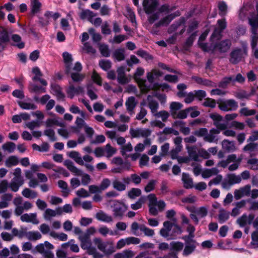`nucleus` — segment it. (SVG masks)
Returning <instances> with one entry per match:
<instances>
[{
	"label": "nucleus",
	"mask_w": 258,
	"mask_h": 258,
	"mask_svg": "<svg viewBox=\"0 0 258 258\" xmlns=\"http://www.w3.org/2000/svg\"><path fill=\"white\" fill-rule=\"evenodd\" d=\"M63 61L65 64V71L67 74H70L74 82L82 81L85 75L80 73L82 70V66L80 62H76L74 67H72L73 58L71 54L64 52L62 54Z\"/></svg>",
	"instance_id": "f257e3e1"
},
{
	"label": "nucleus",
	"mask_w": 258,
	"mask_h": 258,
	"mask_svg": "<svg viewBox=\"0 0 258 258\" xmlns=\"http://www.w3.org/2000/svg\"><path fill=\"white\" fill-rule=\"evenodd\" d=\"M257 13L256 16L248 18V24L251 26V31L252 34L251 40L252 53L254 57L258 59V49L256 48L258 41V35L257 34V29H258V7L257 8Z\"/></svg>",
	"instance_id": "f03ea898"
},
{
	"label": "nucleus",
	"mask_w": 258,
	"mask_h": 258,
	"mask_svg": "<svg viewBox=\"0 0 258 258\" xmlns=\"http://www.w3.org/2000/svg\"><path fill=\"white\" fill-rule=\"evenodd\" d=\"M182 232L181 228L179 225L168 221L163 223V227L160 230V235L167 240L174 239L175 233L181 234Z\"/></svg>",
	"instance_id": "7ed1b4c3"
},
{
	"label": "nucleus",
	"mask_w": 258,
	"mask_h": 258,
	"mask_svg": "<svg viewBox=\"0 0 258 258\" xmlns=\"http://www.w3.org/2000/svg\"><path fill=\"white\" fill-rule=\"evenodd\" d=\"M149 200V207L150 213L156 216L159 212L164 210L166 203L163 200L157 201V198L154 194H150L147 196Z\"/></svg>",
	"instance_id": "20e7f679"
},
{
	"label": "nucleus",
	"mask_w": 258,
	"mask_h": 258,
	"mask_svg": "<svg viewBox=\"0 0 258 258\" xmlns=\"http://www.w3.org/2000/svg\"><path fill=\"white\" fill-rule=\"evenodd\" d=\"M248 53L247 44L245 42L241 43V47H236L232 50L230 54V61L233 64H236L244 59Z\"/></svg>",
	"instance_id": "39448f33"
},
{
	"label": "nucleus",
	"mask_w": 258,
	"mask_h": 258,
	"mask_svg": "<svg viewBox=\"0 0 258 258\" xmlns=\"http://www.w3.org/2000/svg\"><path fill=\"white\" fill-rule=\"evenodd\" d=\"M64 165L75 176H82L81 183L84 185L88 184L91 181L90 176L86 173L83 174V172L75 166L70 160H66Z\"/></svg>",
	"instance_id": "423d86ee"
},
{
	"label": "nucleus",
	"mask_w": 258,
	"mask_h": 258,
	"mask_svg": "<svg viewBox=\"0 0 258 258\" xmlns=\"http://www.w3.org/2000/svg\"><path fill=\"white\" fill-rule=\"evenodd\" d=\"M93 241L97 248L105 254H111L115 251V247L112 241L103 242L99 238H95Z\"/></svg>",
	"instance_id": "0eeeda50"
},
{
	"label": "nucleus",
	"mask_w": 258,
	"mask_h": 258,
	"mask_svg": "<svg viewBox=\"0 0 258 258\" xmlns=\"http://www.w3.org/2000/svg\"><path fill=\"white\" fill-rule=\"evenodd\" d=\"M183 107V105L180 102H172L169 106L170 112L172 117L174 118L185 119L186 116V111L187 110H181Z\"/></svg>",
	"instance_id": "6e6552de"
},
{
	"label": "nucleus",
	"mask_w": 258,
	"mask_h": 258,
	"mask_svg": "<svg viewBox=\"0 0 258 258\" xmlns=\"http://www.w3.org/2000/svg\"><path fill=\"white\" fill-rule=\"evenodd\" d=\"M53 248V245L47 241L38 244L35 246V250L45 258H54L53 254L50 251Z\"/></svg>",
	"instance_id": "1a4fd4ad"
},
{
	"label": "nucleus",
	"mask_w": 258,
	"mask_h": 258,
	"mask_svg": "<svg viewBox=\"0 0 258 258\" xmlns=\"http://www.w3.org/2000/svg\"><path fill=\"white\" fill-rule=\"evenodd\" d=\"M226 26L227 24L225 19L218 20L217 27H215L214 32L211 36V41L214 42L221 39L222 32L226 28Z\"/></svg>",
	"instance_id": "9d476101"
},
{
	"label": "nucleus",
	"mask_w": 258,
	"mask_h": 258,
	"mask_svg": "<svg viewBox=\"0 0 258 258\" xmlns=\"http://www.w3.org/2000/svg\"><path fill=\"white\" fill-rule=\"evenodd\" d=\"M144 73V70L142 68H137L134 77L136 81L138 83L139 87L142 92L146 93L150 90V87L147 86L146 81L140 78V77L143 75Z\"/></svg>",
	"instance_id": "9b49d317"
},
{
	"label": "nucleus",
	"mask_w": 258,
	"mask_h": 258,
	"mask_svg": "<svg viewBox=\"0 0 258 258\" xmlns=\"http://www.w3.org/2000/svg\"><path fill=\"white\" fill-rule=\"evenodd\" d=\"M215 41H211L210 51L218 50L221 52H225L229 49L231 45V42L229 39H225L216 44H214Z\"/></svg>",
	"instance_id": "f8f14e48"
},
{
	"label": "nucleus",
	"mask_w": 258,
	"mask_h": 258,
	"mask_svg": "<svg viewBox=\"0 0 258 258\" xmlns=\"http://www.w3.org/2000/svg\"><path fill=\"white\" fill-rule=\"evenodd\" d=\"M152 131L145 128H131L130 134L133 138H148L151 135Z\"/></svg>",
	"instance_id": "ddd939ff"
},
{
	"label": "nucleus",
	"mask_w": 258,
	"mask_h": 258,
	"mask_svg": "<svg viewBox=\"0 0 258 258\" xmlns=\"http://www.w3.org/2000/svg\"><path fill=\"white\" fill-rule=\"evenodd\" d=\"M219 109L223 111L235 110L238 107L237 102L233 99L221 101L218 103Z\"/></svg>",
	"instance_id": "4468645a"
},
{
	"label": "nucleus",
	"mask_w": 258,
	"mask_h": 258,
	"mask_svg": "<svg viewBox=\"0 0 258 258\" xmlns=\"http://www.w3.org/2000/svg\"><path fill=\"white\" fill-rule=\"evenodd\" d=\"M174 9V8L170 7L169 6L167 5L162 6L159 9L158 12L151 15L149 17V21L150 23H154L156 20H158L160 17V16H162L163 13L165 14H168L173 11Z\"/></svg>",
	"instance_id": "2eb2a0df"
},
{
	"label": "nucleus",
	"mask_w": 258,
	"mask_h": 258,
	"mask_svg": "<svg viewBox=\"0 0 258 258\" xmlns=\"http://www.w3.org/2000/svg\"><path fill=\"white\" fill-rule=\"evenodd\" d=\"M66 92L68 97L72 99L75 95L84 93V89L79 86L75 87L73 83L70 82L69 85L66 89Z\"/></svg>",
	"instance_id": "dca6fc26"
},
{
	"label": "nucleus",
	"mask_w": 258,
	"mask_h": 258,
	"mask_svg": "<svg viewBox=\"0 0 258 258\" xmlns=\"http://www.w3.org/2000/svg\"><path fill=\"white\" fill-rule=\"evenodd\" d=\"M112 207L113 216L115 217H121L127 210L126 205L118 201H115Z\"/></svg>",
	"instance_id": "f3484780"
},
{
	"label": "nucleus",
	"mask_w": 258,
	"mask_h": 258,
	"mask_svg": "<svg viewBox=\"0 0 258 258\" xmlns=\"http://www.w3.org/2000/svg\"><path fill=\"white\" fill-rule=\"evenodd\" d=\"M251 186L250 185H246L239 189H235L234 191V198L239 200L242 197L248 196L250 195Z\"/></svg>",
	"instance_id": "a211bd4d"
},
{
	"label": "nucleus",
	"mask_w": 258,
	"mask_h": 258,
	"mask_svg": "<svg viewBox=\"0 0 258 258\" xmlns=\"http://www.w3.org/2000/svg\"><path fill=\"white\" fill-rule=\"evenodd\" d=\"M254 219V215L249 214L247 215L244 214L237 219L236 222L240 227H242L247 225L251 224L253 222Z\"/></svg>",
	"instance_id": "6ab92c4d"
},
{
	"label": "nucleus",
	"mask_w": 258,
	"mask_h": 258,
	"mask_svg": "<svg viewBox=\"0 0 258 258\" xmlns=\"http://www.w3.org/2000/svg\"><path fill=\"white\" fill-rule=\"evenodd\" d=\"M242 160V157L241 156L237 157L235 154L228 155V160L230 161V163L233 162V164L228 167L229 170L234 171L236 170L238 168Z\"/></svg>",
	"instance_id": "aec40b11"
},
{
	"label": "nucleus",
	"mask_w": 258,
	"mask_h": 258,
	"mask_svg": "<svg viewBox=\"0 0 258 258\" xmlns=\"http://www.w3.org/2000/svg\"><path fill=\"white\" fill-rule=\"evenodd\" d=\"M158 5L157 0H144L143 6L147 14L152 13Z\"/></svg>",
	"instance_id": "412c9836"
},
{
	"label": "nucleus",
	"mask_w": 258,
	"mask_h": 258,
	"mask_svg": "<svg viewBox=\"0 0 258 258\" xmlns=\"http://www.w3.org/2000/svg\"><path fill=\"white\" fill-rule=\"evenodd\" d=\"M117 80L118 82L121 84L124 85L128 83L130 79L125 75V67H120L117 69Z\"/></svg>",
	"instance_id": "4be33fe9"
},
{
	"label": "nucleus",
	"mask_w": 258,
	"mask_h": 258,
	"mask_svg": "<svg viewBox=\"0 0 258 258\" xmlns=\"http://www.w3.org/2000/svg\"><path fill=\"white\" fill-rule=\"evenodd\" d=\"M186 149L187 150L188 157L190 159V160H192L196 162L200 161L199 158V151L197 152L196 146H190L189 145H186Z\"/></svg>",
	"instance_id": "5701e85b"
},
{
	"label": "nucleus",
	"mask_w": 258,
	"mask_h": 258,
	"mask_svg": "<svg viewBox=\"0 0 258 258\" xmlns=\"http://www.w3.org/2000/svg\"><path fill=\"white\" fill-rule=\"evenodd\" d=\"M62 211L60 208H57L55 210H52L51 209H46L43 214L44 218L47 220H50L52 218L58 215H61Z\"/></svg>",
	"instance_id": "b1692460"
},
{
	"label": "nucleus",
	"mask_w": 258,
	"mask_h": 258,
	"mask_svg": "<svg viewBox=\"0 0 258 258\" xmlns=\"http://www.w3.org/2000/svg\"><path fill=\"white\" fill-rule=\"evenodd\" d=\"M180 15L179 12L176 11L173 14L166 16L155 24L157 27L168 25L172 20Z\"/></svg>",
	"instance_id": "393cba45"
},
{
	"label": "nucleus",
	"mask_w": 258,
	"mask_h": 258,
	"mask_svg": "<svg viewBox=\"0 0 258 258\" xmlns=\"http://www.w3.org/2000/svg\"><path fill=\"white\" fill-rule=\"evenodd\" d=\"M33 207V205L30 202L25 201L22 204L20 207H16L15 209V214L17 216L21 215L24 211H28Z\"/></svg>",
	"instance_id": "a878e982"
},
{
	"label": "nucleus",
	"mask_w": 258,
	"mask_h": 258,
	"mask_svg": "<svg viewBox=\"0 0 258 258\" xmlns=\"http://www.w3.org/2000/svg\"><path fill=\"white\" fill-rule=\"evenodd\" d=\"M20 219L22 222L32 223L34 224H38L39 223L36 213L23 214L21 216Z\"/></svg>",
	"instance_id": "bb28decb"
},
{
	"label": "nucleus",
	"mask_w": 258,
	"mask_h": 258,
	"mask_svg": "<svg viewBox=\"0 0 258 258\" xmlns=\"http://www.w3.org/2000/svg\"><path fill=\"white\" fill-rule=\"evenodd\" d=\"M24 179L13 178L9 183V187L12 191L17 192L19 190L20 187L24 184Z\"/></svg>",
	"instance_id": "cd10ccee"
},
{
	"label": "nucleus",
	"mask_w": 258,
	"mask_h": 258,
	"mask_svg": "<svg viewBox=\"0 0 258 258\" xmlns=\"http://www.w3.org/2000/svg\"><path fill=\"white\" fill-rule=\"evenodd\" d=\"M222 147L223 150L227 152H232L236 150V147L233 141L224 140L222 142Z\"/></svg>",
	"instance_id": "c85d7f7f"
},
{
	"label": "nucleus",
	"mask_w": 258,
	"mask_h": 258,
	"mask_svg": "<svg viewBox=\"0 0 258 258\" xmlns=\"http://www.w3.org/2000/svg\"><path fill=\"white\" fill-rule=\"evenodd\" d=\"M209 32V31L208 30L203 32L200 36L198 42L200 47L205 51H210L211 50L210 46H208L207 44L203 42L207 37Z\"/></svg>",
	"instance_id": "c756f323"
},
{
	"label": "nucleus",
	"mask_w": 258,
	"mask_h": 258,
	"mask_svg": "<svg viewBox=\"0 0 258 258\" xmlns=\"http://www.w3.org/2000/svg\"><path fill=\"white\" fill-rule=\"evenodd\" d=\"M96 218L99 220L105 223H110L113 221V218L102 211H100L96 213Z\"/></svg>",
	"instance_id": "7c9ffc66"
},
{
	"label": "nucleus",
	"mask_w": 258,
	"mask_h": 258,
	"mask_svg": "<svg viewBox=\"0 0 258 258\" xmlns=\"http://www.w3.org/2000/svg\"><path fill=\"white\" fill-rule=\"evenodd\" d=\"M258 143H250L245 146L243 149L244 151H248L250 156H254L258 153Z\"/></svg>",
	"instance_id": "2f4dec72"
},
{
	"label": "nucleus",
	"mask_w": 258,
	"mask_h": 258,
	"mask_svg": "<svg viewBox=\"0 0 258 258\" xmlns=\"http://www.w3.org/2000/svg\"><path fill=\"white\" fill-rule=\"evenodd\" d=\"M42 4L39 0H31L30 4L31 12L33 15L39 13L41 11Z\"/></svg>",
	"instance_id": "473e14b6"
},
{
	"label": "nucleus",
	"mask_w": 258,
	"mask_h": 258,
	"mask_svg": "<svg viewBox=\"0 0 258 258\" xmlns=\"http://www.w3.org/2000/svg\"><path fill=\"white\" fill-rule=\"evenodd\" d=\"M26 238L29 241H36L42 238V235L38 231H29L26 233Z\"/></svg>",
	"instance_id": "72a5a7b5"
},
{
	"label": "nucleus",
	"mask_w": 258,
	"mask_h": 258,
	"mask_svg": "<svg viewBox=\"0 0 258 258\" xmlns=\"http://www.w3.org/2000/svg\"><path fill=\"white\" fill-rule=\"evenodd\" d=\"M103 148L104 156L107 158L113 156L116 153V148L111 146L110 144H106Z\"/></svg>",
	"instance_id": "f704fd0d"
},
{
	"label": "nucleus",
	"mask_w": 258,
	"mask_h": 258,
	"mask_svg": "<svg viewBox=\"0 0 258 258\" xmlns=\"http://www.w3.org/2000/svg\"><path fill=\"white\" fill-rule=\"evenodd\" d=\"M182 181L185 188H191L194 187L192 179L189 174L183 173L182 175Z\"/></svg>",
	"instance_id": "c9c22d12"
},
{
	"label": "nucleus",
	"mask_w": 258,
	"mask_h": 258,
	"mask_svg": "<svg viewBox=\"0 0 258 258\" xmlns=\"http://www.w3.org/2000/svg\"><path fill=\"white\" fill-rule=\"evenodd\" d=\"M135 255V252L130 250L126 249L121 252H118L113 256L114 258H132Z\"/></svg>",
	"instance_id": "e433bc0d"
},
{
	"label": "nucleus",
	"mask_w": 258,
	"mask_h": 258,
	"mask_svg": "<svg viewBox=\"0 0 258 258\" xmlns=\"http://www.w3.org/2000/svg\"><path fill=\"white\" fill-rule=\"evenodd\" d=\"M147 101L148 106L151 110L152 113L155 114L157 112L159 107L158 102L151 96L148 97Z\"/></svg>",
	"instance_id": "4c0bfd02"
},
{
	"label": "nucleus",
	"mask_w": 258,
	"mask_h": 258,
	"mask_svg": "<svg viewBox=\"0 0 258 258\" xmlns=\"http://www.w3.org/2000/svg\"><path fill=\"white\" fill-rule=\"evenodd\" d=\"M79 16L81 19H87L90 22L92 19L96 16V14L89 10H84L79 14Z\"/></svg>",
	"instance_id": "58836bf2"
},
{
	"label": "nucleus",
	"mask_w": 258,
	"mask_h": 258,
	"mask_svg": "<svg viewBox=\"0 0 258 258\" xmlns=\"http://www.w3.org/2000/svg\"><path fill=\"white\" fill-rule=\"evenodd\" d=\"M234 84V77L229 76L224 78L219 83L218 86L225 88L229 84Z\"/></svg>",
	"instance_id": "ea45409f"
},
{
	"label": "nucleus",
	"mask_w": 258,
	"mask_h": 258,
	"mask_svg": "<svg viewBox=\"0 0 258 258\" xmlns=\"http://www.w3.org/2000/svg\"><path fill=\"white\" fill-rule=\"evenodd\" d=\"M11 40L13 41V45L17 46L19 48L24 47L25 44L21 40V37L18 34H13L11 36Z\"/></svg>",
	"instance_id": "a19ab883"
},
{
	"label": "nucleus",
	"mask_w": 258,
	"mask_h": 258,
	"mask_svg": "<svg viewBox=\"0 0 258 258\" xmlns=\"http://www.w3.org/2000/svg\"><path fill=\"white\" fill-rule=\"evenodd\" d=\"M18 104L22 109L25 110H35L37 108V105L32 102L19 101Z\"/></svg>",
	"instance_id": "79ce46f5"
},
{
	"label": "nucleus",
	"mask_w": 258,
	"mask_h": 258,
	"mask_svg": "<svg viewBox=\"0 0 258 258\" xmlns=\"http://www.w3.org/2000/svg\"><path fill=\"white\" fill-rule=\"evenodd\" d=\"M230 213L223 208L220 209L218 214V221L220 223H223L229 218Z\"/></svg>",
	"instance_id": "37998d69"
},
{
	"label": "nucleus",
	"mask_w": 258,
	"mask_h": 258,
	"mask_svg": "<svg viewBox=\"0 0 258 258\" xmlns=\"http://www.w3.org/2000/svg\"><path fill=\"white\" fill-rule=\"evenodd\" d=\"M196 245L194 241L187 242L183 251V255L185 256L191 254L195 249Z\"/></svg>",
	"instance_id": "c03bdc74"
},
{
	"label": "nucleus",
	"mask_w": 258,
	"mask_h": 258,
	"mask_svg": "<svg viewBox=\"0 0 258 258\" xmlns=\"http://www.w3.org/2000/svg\"><path fill=\"white\" fill-rule=\"evenodd\" d=\"M137 103L135 101V98L134 97H129L125 102V106L127 110L132 113L136 106Z\"/></svg>",
	"instance_id": "a18cd8bd"
},
{
	"label": "nucleus",
	"mask_w": 258,
	"mask_h": 258,
	"mask_svg": "<svg viewBox=\"0 0 258 258\" xmlns=\"http://www.w3.org/2000/svg\"><path fill=\"white\" fill-rule=\"evenodd\" d=\"M112 186L114 189L118 191H122L126 189L125 184L117 179L113 181Z\"/></svg>",
	"instance_id": "49530a36"
},
{
	"label": "nucleus",
	"mask_w": 258,
	"mask_h": 258,
	"mask_svg": "<svg viewBox=\"0 0 258 258\" xmlns=\"http://www.w3.org/2000/svg\"><path fill=\"white\" fill-rule=\"evenodd\" d=\"M69 156L70 158L73 159L78 164L80 165H84V162L79 152L77 151H72L69 153Z\"/></svg>",
	"instance_id": "de8ad7c7"
},
{
	"label": "nucleus",
	"mask_w": 258,
	"mask_h": 258,
	"mask_svg": "<svg viewBox=\"0 0 258 258\" xmlns=\"http://www.w3.org/2000/svg\"><path fill=\"white\" fill-rule=\"evenodd\" d=\"M22 194L24 197L32 199L36 198L38 196L36 191L28 188L24 189L22 191Z\"/></svg>",
	"instance_id": "09e8293b"
},
{
	"label": "nucleus",
	"mask_w": 258,
	"mask_h": 258,
	"mask_svg": "<svg viewBox=\"0 0 258 258\" xmlns=\"http://www.w3.org/2000/svg\"><path fill=\"white\" fill-rule=\"evenodd\" d=\"M112 57L117 61H121L124 59V51L123 49H117L112 54Z\"/></svg>",
	"instance_id": "8fccbe9b"
},
{
	"label": "nucleus",
	"mask_w": 258,
	"mask_h": 258,
	"mask_svg": "<svg viewBox=\"0 0 258 258\" xmlns=\"http://www.w3.org/2000/svg\"><path fill=\"white\" fill-rule=\"evenodd\" d=\"M197 106L190 107L185 109L184 110H187V111H186L185 118L187 117L188 114H189L190 116L192 118H195L198 116L200 112L197 110Z\"/></svg>",
	"instance_id": "3c124183"
},
{
	"label": "nucleus",
	"mask_w": 258,
	"mask_h": 258,
	"mask_svg": "<svg viewBox=\"0 0 258 258\" xmlns=\"http://www.w3.org/2000/svg\"><path fill=\"white\" fill-rule=\"evenodd\" d=\"M140 230L142 231L145 236L148 237H153L155 235L154 230L150 229L145 225H141Z\"/></svg>",
	"instance_id": "603ef678"
},
{
	"label": "nucleus",
	"mask_w": 258,
	"mask_h": 258,
	"mask_svg": "<svg viewBox=\"0 0 258 258\" xmlns=\"http://www.w3.org/2000/svg\"><path fill=\"white\" fill-rule=\"evenodd\" d=\"M227 177L232 185L239 183L241 181L240 176L235 174H228Z\"/></svg>",
	"instance_id": "864d4df0"
},
{
	"label": "nucleus",
	"mask_w": 258,
	"mask_h": 258,
	"mask_svg": "<svg viewBox=\"0 0 258 258\" xmlns=\"http://www.w3.org/2000/svg\"><path fill=\"white\" fill-rule=\"evenodd\" d=\"M200 218L205 217L208 214V209L205 207L197 208L195 213Z\"/></svg>",
	"instance_id": "5fc2aeb1"
},
{
	"label": "nucleus",
	"mask_w": 258,
	"mask_h": 258,
	"mask_svg": "<svg viewBox=\"0 0 258 258\" xmlns=\"http://www.w3.org/2000/svg\"><path fill=\"white\" fill-rule=\"evenodd\" d=\"M141 190L138 188H132L131 189L127 194L128 197L132 199H134L136 198L139 197L141 195Z\"/></svg>",
	"instance_id": "6e6d98bb"
},
{
	"label": "nucleus",
	"mask_w": 258,
	"mask_h": 258,
	"mask_svg": "<svg viewBox=\"0 0 258 258\" xmlns=\"http://www.w3.org/2000/svg\"><path fill=\"white\" fill-rule=\"evenodd\" d=\"M19 163L18 158L16 156H11L6 161V166L7 167H11L12 166L17 165Z\"/></svg>",
	"instance_id": "4d7b16f0"
},
{
	"label": "nucleus",
	"mask_w": 258,
	"mask_h": 258,
	"mask_svg": "<svg viewBox=\"0 0 258 258\" xmlns=\"http://www.w3.org/2000/svg\"><path fill=\"white\" fill-rule=\"evenodd\" d=\"M29 90L31 92L34 93H44L46 92V90L44 88L33 84H30Z\"/></svg>",
	"instance_id": "13d9d810"
},
{
	"label": "nucleus",
	"mask_w": 258,
	"mask_h": 258,
	"mask_svg": "<svg viewBox=\"0 0 258 258\" xmlns=\"http://www.w3.org/2000/svg\"><path fill=\"white\" fill-rule=\"evenodd\" d=\"M99 67L104 71H108L111 67V62L109 60L101 59L99 62Z\"/></svg>",
	"instance_id": "bf43d9fd"
},
{
	"label": "nucleus",
	"mask_w": 258,
	"mask_h": 258,
	"mask_svg": "<svg viewBox=\"0 0 258 258\" xmlns=\"http://www.w3.org/2000/svg\"><path fill=\"white\" fill-rule=\"evenodd\" d=\"M58 185L60 188L62 189L64 196L67 197L70 191L68 188L67 183L63 180H60L58 181Z\"/></svg>",
	"instance_id": "052dcab7"
},
{
	"label": "nucleus",
	"mask_w": 258,
	"mask_h": 258,
	"mask_svg": "<svg viewBox=\"0 0 258 258\" xmlns=\"http://www.w3.org/2000/svg\"><path fill=\"white\" fill-rule=\"evenodd\" d=\"M111 180L108 178H104L101 181L99 186L101 191H103L108 188L111 185Z\"/></svg>",
	"instance_id": "680f3d73"
},
{
	"label": "nucleus",
	"mask_w": 258,
	"mask_h": 258,
	"mask_svg": "<svg viewBox=\"0 0 258 258\" xmlns=\"http://www.w3.org/2000/svg\"><path fill=\"white\" fill-rule=\"evenodd\" d=\"M9 40L8 32L3 27H0V41L6 42Z\"/></svg>",
	"instance_id": "e2e57ef3"
},
{
	"label": "nucleus",
	"mask_w": 258,
	"mask_h": 258,
	"mask_svg": "<svg viewBox=\"0 0 258 258\" xmlns=\"http://www.w3.org/2000/svg\"><path fill=\"white\" fill-rule=\"evenodd\" d=\"M45 124L48 127H50L53 125L61 126V123H60L57 118H50L47 119L45 121Z\"/></svg>",
	"instance_id": "0e129e2a"
},
{
	"label": "nucleus",
	"mask_w": 258,
	"mask_h": 258,
	"mask_svg": "<svg viewBox=\"0 0 258 258\" xmlns=\"http://www.w3.org/2000/svg\"><path fill=\"white\" fill-rule=\"evenodd\" d=\"M145 200L146 198L145 197L140 198L136 203L131 205V207L132 209L134 210L140 209L142 207V205L145 202Z\"/></svg>",
	"instance_id": "69168bd1"
},
{
	"label": "nucleus",
	"mask_w": 258,
	"mask_h": 258,
	"mask_svg": "<svg viewBox=\"0 0 258 258\" xmlns=\"http://www.w3.org/2000/svg\"><path fill=\"white\" fill-rule=\"evenodd\" d=\"M250 245L253 248L258 247V231H255L251 233Z\"/></svg>",
	"instance_id": "338daca9"
},
{
	"label": "nucleus",
	"mask_w": 258,
	"mask_h": 258,
	"mask_svg": "<svg viewBox=\"0 0 258 258\" xmlns=\"http://www.w3.org/2000/svg\"><path fill=\"white\" fill-rule=\"evenodd\" d=\"M247 164L250 165V168L253 170H258V159L252 158L247 161Z\"/></svg>",
	"instance_id": "774afa93"
}]
</instances>
